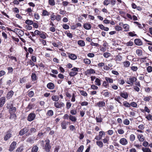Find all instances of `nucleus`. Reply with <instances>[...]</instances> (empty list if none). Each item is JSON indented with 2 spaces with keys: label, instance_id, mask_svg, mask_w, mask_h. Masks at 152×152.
Returning <instances> with one entry per match:
<instances>
[{
  "label": "nucleus",
  "instance_id": "nucleus-1",
  "mask_svg": "<svg viewBox=\"0 0 152 152\" xmlns=\"http://www.w3.org/2000/svg\"><path fill=\"white\" fill-rule=\"evenodd\" d=\"M7 109H9V112L10 114L9 118L10 119H16L17 118L16 114L17 111L16 108L15 107H13V104H8L7 106Z\"/></svg>",
  "mask_w": 152,
  "mask_h": 152
},
{
  "label": "nucleus",
  "instance_id": "nucleus-2",
  "mask_svg": "<svg viewBox=\"0 0 152 152\" xmlns=\"http://www.w3.org/2000/svg\"><path fill=\"white\" fill-rule=\"evenodd\" d=\"M45 144L43 146V149L46 152H50L51 149V146L50 143V141L48 139L45 140Z\"/></svg>",
  "mask_w": 152,
  "mask_h": 152
},
{
  "label": "nucleus",
  "instance_id": "nucleus-3",
  "mask_svg": "<svg viewBox=\"0 0 152 152\" xmlns=\"http://www.w3.org/2000/svg\"><path fill=\"white\" fill-rule=\"evenodd\" d=\"M79 68L76 67H74L72 68L71 70L72 71H71L69 73V75L71 77H74L78 74L77 72L78 71Z\"/></svg>",
  "mask_w": 152,
  "mask_h": 152
},
{
  "label": "nucleus",
  "instance_id": "nucleus-4",
  "mask_svg": "<svg viewBox=\"0 0 152 152\" xmlns=\"http://www.w3.org/2000/svg\"><path fill=\"white\" fill-rule=\"evenodd\" d=\"M137 80V78L136 77L134 76H132L129 78V80L126 83L128 84L132 85Z\"/></svg>",
  "mask_w": 152,
  "mask_h": 152
},
{
  "label": "nucleus",
  "instance_id": "nucleus-5",
  "mask_svg": "<svg viewBox=\"0 0 152 152\" xmlns=\"http://www.w3.org/2000/svg\"><path fill=\"white\" fill-rule=\"evenodd\" d=\"M54 105L56 108H59L64 107L65 104L63 102L57 101L54 102Z\"/></svg>",
  "mask_w": 152,
  "mask_h": 152
},
{
  "label": "nucleus",
  "instance_id": "nucleus-6",
  "mask_svg": "<svg viewBox=\"0 0 152 152\" xmlns=\"http://www.w3.org/2000/svg\"><path fill=\"white\" fill-rule=\"evenodd\" d=\"M36 116V115L35 113H31L28 115L27 120L29 121H31L35 119Z\"/></svg>",
  "mask_w": 152,
  "mask_h": 152
},
{
  "label": "nucleus",
  "instance_id": "nucleus-7",
  "mask_svg": "<svg viewBox=\"0 0 152 152\" xmlns=\"http://www.w3.org/2000/svg\"><path fill=\"white\" fill-rule=\"evenodd\" d=\"M11 130L9 129L6 133V134L4 137V140L5 141H7L9 140L11 137L12 134L11 133Z\"/></svg>",
  "mask_w": 152,
  "mask_h": 152
},
{
  "label": "nucleus",
  "instance_id": "nucleus-8",
  "mask_svg": "<svg viewBox=\"0 0 152 152\" xmlns=\"http://www.w3.org/2000/svg\"><path fill=\"white\" fill-rule=\"evenodd\" d=\"M17 145V142H16L13 141L10 145L9 147V150L10 152H12L15 149Z\"/></svg>",
  "mask_w": 152,
  "mask_h": 152
},
{
  "label": "nucleus",
  "instance_id": "nucleus-9",
  "mask_svg": "<svg viewBox=\"0 0 152 152\" xmlns=\"http://www.w3.org/2000/svg\"><path fill=\"white\" fill-rule=\"evenodd\" d=\"M28 131V128L27 127H24L20 131L19 133V135L21 136H22L27 132Z\"/></svg>",
  "mask_w": 152,
  "mask_h": 152
},
{
  "label": "nucleus",
  "instance_id": "nucleus-10",
  "mask_svg": "<svg viewBox=\"0 0 152 152\" xmlns=\"http://www.w3.org/2000/svg\"><path fill=\"white\" fill-rule=\"evenodd\" d=\"M120 96L125 99H127L128 97V94L127 92L125 91L121 92L120 94Z\"/></svg>",
  "mask_w": 152,
  "mask_h": 152
},
{
  "label": "nucleus",
  "instance_id": "nucleus-11",
  "mask_svg": "<svg viewBox=\"0 0 152 152\" xmlns=\"http://www.w3.org/2000/svg\"><path fill=\"white\" fill-rule=\"evenodd\" d=\"M95 73V71L93 69H91L87 70L85 72V75L88 76H89L90 74H94Z\"/></svg>",
  "mask_w": 152,
  "mask_h": 152
},
{
  "label": "nucleus",
  "instance_id": "nucleus-12",
  "mask_svg": "<svg viewBox=\"0 0 152 152\" xmlns=\"http://www.w3.org/2000/svg\"><path fill=\"white\" fill-rule=\"evenodd\" d=\"M119 142L123 145H126L128 143L127 140L124 138H121L119 141Z\"/></svg>",
  "mask_w": 152,
  "mask_h": 152
},
{
  "label": "nucleus",
  "instance_id": "nucleus-13",
  "mask_svg": "<svg viewBox=\"0 0 152 152\" xmlns=\"http://www.w3.org/2000/svg\"><path fill=\"white\" fill-rule=\"evenodd\" d=\"M83 27L85 29L89 30L91 29V26L89 23L87 22L84 23Z\"/></svg>",
  "mask_w": 152,
  "mask_h": 152
},
{
  "label": "nucleus",
  "instance_id": "nucleus-14",
  "mask_svg": "<svg viewBox=\"0 0 152 152\" xmlns=\"http://www.w3.org/2000/svg\"><path fill=\"white\" fill-rule=\"evenodd\" d=\"M14 92L12 90H10L8 91L6 95V98L7 99H9L12 98Z\"/></svg>",
  "mask_w": 152,
  "mask_h": 152
},
{
  "label": "nucleus",
  "instance_id": "nucleus-15",
  "mask_svg": "<svg viewBox=\"0 0 152 152\" xmlns=\"http://www.w3.org/2000/svg\"><path fill=\"white\" fill-rule=\"evenodd\" d=\"M135 44L137 45L140 46L142 44V42L141 39H136L134 40Z\"/></svg>",
  "mask_w": 152,
  "mask_h": 152
},
{
  "label": "nucleus",
  "instance_id": "nucleus-16",
  "mask_svg": "<svg viewBox=\"0 0 152 152\" xmlns=\"http://www.w3.org/2000/svg\"><path fill=\"white\" fill-rule=\"evenodd\" d=\"M6 101V98L4 96L1 97L0 99V107H2Z\"/></svg>",
  "mask_w": 152,
  "mask_h": 152
},
{
  "label": "nucleus",
  "instance_id": "nucleus-17",
  "mask_svg": "<svg viewBox=\"0 0 152 152\" xmlns=\"http://www.w3.org/2000/svg\"><path fill=\"white\" fill-rule=\"evenodd\" d=\"M101 94H102L105 97H109L110 96V93L107 90H105L103 91Z\"/></svg>",
  "mask_w": 152,
  "mask_h": 152
},
{
  "label": "nucleus",
  "instance_id": "nucleus-18",
  "mask_svg": "<svg viewBox=\"0 0 152 152\" xmlns=\"http://www.w3.org/2000/svg\"><path fill=\"white\" fill-rule=\"evenodd\" d=\"M14 32L16 31L21 36H23L24 34V32L22 30L19 29L18 28H15L14 30Z\"/></svg>",
  "mask_w": 152,
  "mask_h": 152
},
{
  "label": "nucleus",
  "instance_id": "nucleus-19",
  "mask_svg": "<svg viewBox=\"0 0 152 152\" xmlns=\"http://www.w3.org/2000/svg\"><path fill=\"white\" fill-rule=\"evenodd\" d=\"M105 105V102L103 101H100L97 103V105L99 107H104Z\"/></svg>",
  "mask_w": 152,
  "mask_h": 152
},
{
  "label": "nucleus",
  "instance_id": "nucleus-20",
  "mask_svg": "<svg viewBox=\"0 0 152 152\" xmlns=\"http://www.w3.org/2000/svg\"><path fill=\"white\" fill-rule=\"evenodd\" d=\"M47 87L49 89H53L55 88V86L53 83L50 82L47 84Z\"/></svg>",
  "mask_w": 152,
  "mask_h": 152
},
{
  "label": "nucleus",
  "instance_id": "nucleus-21",
  "mask_svg": "<svg viewBox=\"0 0 152 152\" xmlns=\"http://www.w3.org/2000/svg\"><path fill=\"white\" fill-rule=\"evenodd\" d=\"M102 87L106 88H107L109 87V84L107 81H103L102 85Z\"/></svg>",
  "mask_w": 152,
  "mask_h": 152
},
{
  "label": "nucleus",
  "instance_id": "nucleus-22",
  "mask_svg": "<svg viewBox=\"0 0 152 152\" xmlns=\"http://www.w3.org/2000/svg\"><path fill=\"white\" fill-rule=\"evenodd\" d=\"M95 84L98 86H100L101 85V80L99 78H97L95 81Z\"/></svg>",
  "mask_w": 152,
  "mask_h": 152
},
{
  "label": "nucleus",
  "instance_id": "nucleus-23",
  "mask_svg": "<svg viewBox=\"0 0 152 152\" xmlns=\"http://www.w3.org/2000/svg\"><path fill=\"white\" fill-rule=\"evenodd\" d=\"M137 138L140 142H143L145 140V138L142 134H138Z\"/></svg>",
  "mask_w": 152,
  "mask_h": 152
},
{
  "label": "nucleus",
  "instance_id": "nucleus-24",
  "mask_svg": "<svg viewBox=\"0 0 152 152\" xmlns=\"http://www.w3.org/2000/svg\"><path fill=\"white\" fill-rule=\"evenodd\" d=\"M104 78L105 80L107 81L109 84L110 83V84L113 83V79L108 77H105Z\"/></svg>",
  "mask_w": 152,
  "mask_h": 152
},
{
  "label": "nucleus",
  "instance_id": "nucleus-25",
  "mask_svg": "<svg viewBox=\"0 0 152 152\" xmlns=\"http://www.w3.org/2000/svg\"><path fill=\"white\" fill-rule=\"evenodd\" d=\"M68 56L69 58L72 60H75L77 58V56L74 54H69Z\"/></svg>",
  "mask_w": 152,
  "mask_h": 152
},
{
  "label": "nucleus",
  "instance_id": "nucleus-26",
  "mask_svg": "<svg viewBox=\"0 0 152 152\" xmlns=\"http://www.w3.org/2000/svg\"><path fill=\"white\" fill-rule=\"evenodd\" d=\"M33 107H34L33 105L31 103H29L28 106L26 107V111L28 112L32 109Z\"/></svg>",
  "mask_w": 152,
  "mask_h": 152
},
{
  "label": "nucleus",
  "instance_id": "nucleus-27",
  "mask_svg": "<svg viewBox=\"0 0 152 152\" xmlns=\"http://www.w3.org/2000/svg\"><path fill=\"white\" fill-rule=\"evenodd\" d=\"M109 137L108 136H106L105 138L102 140V142L104 143L109 144Z\"/></svg>",
  "mask_w": 152,
  "mask_h": 152
},
{
  "label": "nucleus",
  "instance_id": "nucleus-28",
  "mask_svg": "<svg viewBox=\"0 0 152 152\" xmlns=\"http://www.w3.org/2000/svg\"><path fill=\"white\" fill-rule=\"evenodd\" d=\"M69 119L72 122H75L76 121L77 119L75 116L70 115H69Z\"/></svg>",
  "mask_w": 152,
  "mask_h": 152
},
{
  "label": "nucleus",
  "instance_id": "nucleus-29",
  "mask_svg": "<svg viewBox=\"0 0 152 152\" xmlns=\"http://www.w3.org/2000/svg\"><path fill=\"white\" fill-rule=\"evenodd\" d=\"M77 44L81 47L85 46V44L84 41L83 40H79L77 41Z\"/></svg>",
  "mask_w": 152,
  "mask_h": 152
},
{
  "label": "nucleus",
  "instance_id": "nucleus-30",
  "mask_svg": "<svg viewBox=\"0 0 152 152\" xmlns=\"http://www.w3.org/2000/svg\"><path fill=\"white\" fill-rule=\"evenodd\" d=\"M124 67L126 68L128 67L130 65V62L129 61H126L123 62Z\"/></svg>",
  "mask_w": 152,
  "mask_h": 152
},
{
  "label": "nucleus",
  "instance_id": "nucleus-31",
  "mask_svg": "<svg viewBox=\"0 0 152 152\" xmlns=\"http://www.w3.org/2000/svg\"><path fill=\"white\" fill-rule=\"evenodd\" d=\"M143 100L145 102H149L152 98V96H143Z\"/></svg>",
  "mask_w": 152,
  "mask_h": 152
},
{
  "label": "nucleus",
  "instance_id": "nucleus-32",
  "mask_svg": "<svg viewBox=\"0 0 152 152\" xmlns=\"http://www.w3.org/2000/svg\"><path fill=\"white\" fill-rule=\"evenodd\" d=\"M47 35L46 33L45 32L42 31L41 33L39 35V37L40 38L44 39L46 38V35Z\"/></svg>",
  "mask_w": 152,
  "mask_h": 152
},
{
  "label": "nucleus",
  "instance_id": "nucleus-33",
  "mask_svg": "<svg viewBox=\"0 0 152 152\" xmlns=\"http://www.w3.org/2000/svg\"><path fill=\"white\" fill-rule=\"evenodd\" d=\"M55 40H56V41H53L52 42V45L55 47H58V46L59 43H58V42H56L57 41H59L56 38H55Z\"/></svg>",
  "mask_w": 152,
  "mask_h": 152
},
{
  "label": "nucleus",
  "instance_id": "nucleus-34",
  "mask_svg": "<svg viewBox=\"0 0 152 152\" xmlns=\"http://www.w3.org/2000/svg\"><path fill=\"white\" fill-rule=\"evenodd\" d=\"M122 57L119 54L117 55L115 57V60L116 61H121L122 60Z\"/></svg>",
  "mask_w": 152,
  "mask_h": 152
},
{
  "label": "nucleus",
  "instance_id": "nucleus-35",
  "mask_svg": "<svg viewBox=\"0 0 152 152\" xmlns=\"http://www.w3.org/2000/svg\"><path fill=\"white\" fill-rule=\"evenodd\" d=\"M96 145L100 148H102L103 146V144L102 141H97L96 142Z\"/></svg>",
  "mask_w": 152,
  "mask_h": 152
},
{
  "label": "nucleus",
  "instance_id": "nucleus-36",
  "mask_svg": "<svg viewBox=\"0 0 152 152\" xmlns=\"http://www.w3.org/2000/svg\"><path fill=\"white\" fill-rule=\"evenodd\" d=\"M12 54H10V55H8L7 56L9 58L11 59L12 60H14L15 61L17 62V58L15 56H12Z\"/></svg>",
  "mask_w": 152,
  "mask_h": 152
},
{
  "label": "nucleus",
  "instance_id": "nucleus-37",
  "mask_svg": "<svg viewBox=\"0 0 152 152\" xmlns=\"http://www.w3.org/2000/svg\"><path fill=\"white\" fill-rule=\"evenodd\" d=\"M51 99L53 101L56 102L59 100V97L57 96L54 95L52 96Z\"/></svg>",
  "mask_w": 152,
  "mask_h": 152
},
{
  "label": "nucleus",
  "instance_id": "nucleus-38",
  "mask_svg": "<svg viewBox=\"0 0 152 152\" xmlns=\"http://www.w3.org/2000/svg\"><path fill=\"white\" fill-rule=\"evenodd\" d=\"M83 61L84 63L86 64H90L91 62V60L88 58L84 59Z\"/></svg>",
  "mask_w": 152,
  "mask_h": 152
},
{
  "label": "nucleus",
  "instance_id": "nucleus-39",
  "mask_svg": "<svg viewBox=\"0 0 152 152\" xmlns=\"http://www.w3.org/2000/svg\"><path fill=\"white\" fill-rule=\"evenodd\" d=\"M66 122L64 121H63L61 124V126L62 127V129H66Z\"/></svg>",
  "mask_w": 152,
  "mask_h": 152
},
{
  "label": "nucleus",
  "instance_id": "nucleus-40",
  "mask_svg": "<svg viewBox=\"0 0 152 152\" xmlns=\"http://www.w3.org/2000/svg\"><path fill=\"white\" fill-rule=\"evenodd\" d=\"M38 149V147L37 145H35L32 147L31 149V152H37Z\"/></svg>",
  "mask_w": 152,
  "mask_h": 152
},
{
  "label": "nucleus",
  "instance_id": "nucleus-41",
  "mask_svg": "<svg viewBox=\"0 0 152 152\" xmlns=\"http://www.w3.org/2000/svg\"><path fill=\"white\" fill-rule=\"evenodd\" d=\"M128 34L129 36L131 37H133L134 36L137 37V34H135V32L134 31L129 32L128 33Z\"/></svg>",
  "mask_w": 152,
  "mask_h": 152
},
{
  "label": "nucleus",
  "instance_id": "nucleus-42",
  "mask_svg": "<svg viewBox=\"0 0 152 152\" xmlns=\"http://www.w3.org/2000/svg\"><path fill=\"white\" fill-rule=\"evenodd\" d=\"M23 150V146L21 145L17 148L16 150V152H21Z\"/></svg>",
  "mask_w": 152,
  "mask_h": 152
},
{
  "label": "nucleus",
  "instance_id": "nucleus-43",
  "mask_svg": "<svg viewBox=\"0 0 152 152\" xmlns=\"http://www.w3.org/2000/svg\"><path fill=\"white\" fill-rule=\"evenodd\" d=\"M72 104L69 101L66 102V108L67 109H69L71 107Z\"/></svg>",
  "mask_w": 152,
  "mask_h": 152
},
{
  "label": "nucleus",
  "instance_id": "nucleus-44",
  "mask_svg": "<svg viewBox=\"0 0 152 152\" xmlns=\"http://www.w3.org/2000/svg\"><path fill=\"white\" fill-rule=\"evenodd\" d=\"M53 114V111L52 110H48L47 112V116H52Z\"/></svg>",
  "mask_w": 152,
  "mask_h": 152
},
{
  "label": "nucleus",
  "instance_id": "nucleus-45",
  "mask_svg": "<svg viewBox=\"0 0 152 152\" xmlns=\"http://www.w3.org/2000/svg\"><path fill=\"white\" fill-rule=\"evenodd\" d=\"M102 119L101 118L100 116H98V117H96V120L97 123H101L102 121Z\"/></svg>",
  "mask_w": 152,
  "mask_h": 152
},
{
  "label": "nucleus",
  "instance_id": "nucleus-46",
  "mask_svg": "<svg viewBox=\"0 0 152 152\" xmlns=\"http://www.w3.org/2000/svg\"><path fill=\"white\" fill-rule=\"evenodd\" d=\"M37 76L36 73H32L31 76V78L33 81H35L37 80Z\"/></svg>",
  "mask_w": 152,
  "mask_h": 152
},
{
  "label": "nucleus",
  "instance_id": "nucleus-47",
  "mask_svg": "<svg viewBox=\"0 0 152 152\" xmlns=\"http://www.w3.org/2000/svg\"><path fill=\"white\" fill-rule=\"evenodd\" d=\"M7 69L8 70L7 74H12L13 70V68L12 67H7Z\"/></svg>",
  "mask_w": 152,
  "mask_h": 152
},
{
  "label": "nucleus",
  "instance_id": "nucleus-48",
  "mask_svg": "<svg viewBox=\"0 0 152 152\" xmlns=\"http://www.w3.org/2000/svg\"><path fill=\"white\" fill-rule=\"evenodd\" d=\"M142 150L143 152H151V151L149 148H142Z\"/></svg>",
  "mask_w": 152,
  "mask_h": 152
},
{
  "label": "nucleus",
  "instance_id": "nucleus-49",
  "mask_svg": "<svg viewBox=\"0 0 152 152\" xmlns=\"http://www.w3.org/2000/svg\"><path fill=\"white\" fill-rule=\"evenodd\" d=\"M70 113L71 115H75L77 113V110L75 109H72L70 110Z\"/></svg>",
  "mask_w": 152,
  "mask_h": 152
},
{
  "label": "nucleus",
  "instance_id": "nucleus-50",
  "mask_svg": "<svg viewBox=\"0 0 152 152\" xmlns=\"http://www.w3.org/2000/svg\"><path fill=\"white\" fill-rule=\"evenodd\" d=\"M123 105L125 107L129 108L130 107V104L126 101L123 102Z\"/></svg>",
  "mask_w": 152,
  "mask_h": 152
},
{
  "label": "nucleus",
  "instance_id": "nucleus-51",
  "mask_svg": "<svg viewBox=\"0 0 152 152\" xmlns=\"http://www.w3.org/2000/svg\"><path fill=\"white\" fill-rule=\"evenodd\" d=\"M129 26L128 25L126 24H124L123 25V27L124 29L126 30L124 31H129Z\"/></svg>",
  "mask_w": 152,
  "mask_h": 152
},
{
  "label": "nucleus",
  "instance_id": "nucleus-52",
  "mask_svg": "<svg viewBox=\"0 0 152 152\" xmlns=\"http://www.w3.org/2000/svg\"><path fill=\"white\" fill-rule=\"evenodd\" d=\"M136 54L139 56H141L142 54V51L141 50L137 49L136 50Z\"/></svg>",
  "mask_w": 152,
  "mask_h": 152
},
{
  "label": "nucleus",
  "instance_id": "nucleus-53",
  "mask_svg": "<svg viewBox=\"0 0 152 152\" xmlns=\"http://www.w3.org/2000/svg\"><path fill=\"white\" fill-rule=\"evenodd\" d=\"M79 91L81 94L84 96H86L88 95L87 93L85 91L83 90H80Z\"/></svg>",
  "mask_w": 152,
  "mask_h": 152
},
{
  "label": "nucleus",
  "instance_id": "nucleus-54",
  "mask_svg": "<svg viewBox=\"0 0 152 152\" xmlns=\"http://www.w3.org/2000/svg\"><path fill=\"white\" fill-rule=\"evenodd\" d=\"M33 21L32 20L27 19L26 20L25 22V23L28 25H32L33 24Z\"/></svg>",
  "mask_w": 152,
  "mask_h": 152
},
{
  "label": "nucleus",
  "instance_id": "nucleus-55",
  "mask_svg": "<svg viewBox=\"0 0 152 152\" xmlns=\"http://www.w3.org/2000/svg\"><path fill=\"white\" fill-rule=\"evenodd\" d=\"M135 136L133 134H131L129 136L130 140L131 142H133L135 139Z\"/></svg>",
  "mask_w": 152,
  "mask_h": 152
},
{
  "label": "nucleus",
  "instance_id": "nucleus-56",
  "mask_svg": "<svg viewBox=\"0 0 152 152\" xmlns=\"http://www.w3.org/2000/svg\"><path fill=\"white\" fill-rule=\"evenodd\" d=\"M49 15L48 12L46 10H43L42 12V16H48Z\"/></svg>",
  "mask_w": 152,
  "mask_h": 152
},
{
  "label": "nucleus",
  "instance_id": "nucleus-57",
  "mask_svg": "<svg viewBox=\"0 0 152 152\" xmlns=\"http://www.w3.org/2000/svg\"><path fill=\"white\" fill-rule=\"evenodd\" d=\"M84 149V146L81 145L78 148L77 152H82Z\"/></svg>",
  "mask_w": 152,
  "mask_h": 152
},
{
  "label": "nucleus",
  "instance_id": "nucleus-58",
  "mask_svg": "<svg viewBox=\"0 0 152 152\" xmlns=\"http://www.w3.org/2000/svg\"><path fill=\"white\" fill-rule=\"evenodd\" d=\"M118 83L120 85H123L125 83V81L124 79H121V78L118 80Z\"/></svg>",
  "mask_w": 152,
  "mask_h": 152
},
{
  "label": "nucleus",
  "instance_id": "nucleus-59",
  "mask_svg": "<svg viewBox=\"0 0 152 152\" xmlns=\"http://www.w3.org/2000/svg\"><path fill=\"white\" fill-rule=\"evenodd\" d=\"M49 4L52 6H53L55 5V1L54 0H48Z\"/></svg>",
  "mask_w": 152,
  "mask_h": 152
},
{
  "label": "nucleus",
  "instance_id": "nucleus-60",
  "mask_svg": "<svg viewBox=\"0 0 152 152\" xmlns=\"http://www.w3.org/2000/svg\"><path fill=\"white\" fill-rule=\"evenodd\" d=\"M130 107L132 106V107H137V104L134 102H133L130 103Z\"/></svg>",
  "mask_w": 152,
  "mask_h": 152
},
{
  "label": "nucleus",
  "instance_id": "nucleus-61",
  "mask_svg": "<svg viewBox=\"0 0 152 152\" xmlns=\"http://www.w3.org/2000/svg\"><path fill=\"white\" fill-rule=\"evenodd\" d=\"M145 118L148 121H152V115L150 114L146 116Z\"/></svg>",
  "mask_w": 152,
  "mask_h": 152
},
{
  "label": "nucleus",
  "instance_id": "nucleus-62",
  "mask_svg": "<svg viewBox=\"0 0 152 152\" xmlns=\"http://www.w3.org/2000/svg\"><path fill=\"white\" fill-rule=\"evenodd\" d=\"M34 95V92L32 91H29L28 94V95L29 97H31L33 96Z\"/></svg>",
  "mask_w": 152,
  "mask_h": 152
},
{
  "label": "nucleus",
  "instance_id": "nucleus-63",
  "mask_svg": "<svg viewBox=\"0 0 152 152\" xmlns=\"http://www.w3.org/2000/svg\"><path fill=\"white\" fill-rule=\"evenodd\" d=\"M111 54L110 53L108 52L104 53L103 54L105 58H107L110 56Z\"/></svg>",
  "mask_w": 152,
  "mask_h": 152
},
{
  "label": "nucleus",
  "instance_id": "nucleus-64",
  "mask_svg": "<svg viewBox=\"0 0 152 152\" xmlns=\"http://www.w3.org/2000/svg\"><path fill=\"white\" fill-rule=\"evenodd\" d=\"M91 88L93 90H97L98 88V87L95 84H92L91 85Z\"/></svg>",
  "mask_w": 152,
  "mask_h": 152
}]
</instances>
